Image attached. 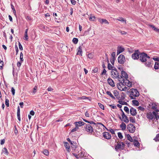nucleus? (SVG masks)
<instances>
[{"label":"nucleus","instance_id":"obj_1","mask_svg":"<svg viewBox=\"0 0 159 159\" xmlns=\"http://www.w3.org/2000/svg\"><path fill=\"white\" fill-rule=\"evenodd\" d=\"M131 92L130 93L129 97L132 99H135L134 97H138L139 95V91L136 89H131Z\"/></svg>","mask_w":159,"mask_h":159},{"label":"nucleus","instance_id":"obj_2","mask_svg":"<svg viewBox=\"0 0 159 159\" xmlns=\"http://www.w3.org/2000/svg\"><path fill=\"white\" fill-rule=\"evenodd\" d=\"M149 59L150 57L147 55V54L143 53L140 54V60L142 62H145L147 61V58Z\"/></svg>","mask_w":159,"mask_h":159},{"label":"nucleus","instance_id":"obj_3","mask_svg":"<svg viewBox=\"0 0 159 159\" xmlns=\"http://www.w3.org/2000/svg\"><path fill=\"white\" fill-rule=\"evenodd\" d=\"M125 145V144L123 142H120L119 143H117V145L115 147V149L116 151H118L119 149L123 150Z\"/></svg>","mask_w":159,"mask_h":159},{"label":"nucleus","instance_id":"obj_4","mask_svg":"<svg viewBox=\"0 0 159 159\" xmlns=\"http://www.w3.org/2000/svg\"><path fill=\"white\" fill-rule=\"evenodd\" d=\"M127 128L129 132L131 133H134L135 132V127L132 124H129L127 126Z\"/></svg>","mask_w":159,"mask_h":159},{"label":"nucleus","instance_id":"obj_5","mask_svg":"<svg viewBox=\"0 0 159 159\" xmlns=\"http://www.w3.org/2000/svg\"><path fill=\"white\" fill-rule=\"evenodd\" d=\"M119 81H120L121 83L122 84V85L124 83H125L126 85H127L129 87H132V84L127 79H126L125 80L124 79H123L122 80H119Z\"/></svg>","mask_w":159,"mask_h":159},{"label":"nucleus","instance_id":"obj_6","mask_svg":"<svg viewBox=\"0 0 159 159\" xmlns=\"http://www.w3.org/2000/svg\"><path fill=\"white\" fill-rule=\"evenodd\" d=\"M118 61L120 64H124L125 61V56L122 54L120 55L118 57Z\"/></svg>","mask_w":159,"mask_h":159},{"label":"nucleus","instance_id":"obj_7","mask_svg":"<svg viewBox=\"0 0 159 159\" xmlns=\"http://www.w3.org/2000/svg\"><path fill=\"white\" fill-rule=\"evenodd\" d=\"M84 128L85 129L86 131L88 132L92 133L93 132V127L89 124L86 125L84 126Z\"/></svg>","mask_w":159,"mask_h":159},{"label":"nucleus","instance_id":"obj_8","mask_svg":"<svg viewBox=\"0 0 159 159\" xmlns=\"http://www.w3.org/2000/svg\"><path fill=\"white\" fill-rule=\"evenodd\" d=\"M111 75L112 76L113 78H118L119 80L120 79V78L119 77V73L117 70L113 71L111 70Z\"/></svg>","mask_w":159,"mask_h":159},{"label":"nucleus","instance_id":"obj_9","mask_svg":"<svg viewBox=\"0 0 159 159\" xmlns=\"http://www.w3.org/2000/svg\"><path fill=\"white\" fill-rule=\"evenodd\" d=\"M138 51H135L132 55V57L133 59H138L139 58V54Z\"/></svg>","mask_w":159,"mask_h":159},{"label":"nucleus","instance_id":"obj_10","mask_svg":"<svg viewBox=\"0 0 159 159\" xmlns=\"http://www.w3.org/2000/svg\"><path fill=\"white\" fill-rule=\"evenodd\" d=\"M156 115V112L153 111L152 113L150 112L147 114V117L148 119L152 120L154 119V115Z\"/></svg>","mask_w":159,"mask_h":159},{"label":"nucleus","instance_id":"obj_11","mask_svg":"<svg viewBox=\"0 0 159 159\" xmlns=\"http://www.w3.org/2000/svg\"><path fill=\"white\" fill-rule=\"evenodd\" d=\"M103 136L104 138L107 139H110L111 138V134L107 132H103Z\"/></svg>","mask_w":159,"mask_h":159},{"label":"nucleus","instance_id":"obj_12","mask_svg":"<svg viewBox=\"0 0 159 159\" xmlns=\"http://www.w3.org/2000/svg\"><path fill=\"white\" fill-rule=\"evenodd\" d=\"M124 50L125 49L124 48L121 46H118L117 48V55H119L120 53L123 52Z\"/></svg>","mask_w":159,"mask_h":159},{"label":"nucleus","instance_id":"obj_13","mask_svg":"<svg viewBox=\"0 0 159 159\" xmlns=\"http://www.w3.org/2000/svg\"><path fill=\"white\" fill-rule=\"evenodd\" d=\"M121 75L120 76V79L122 78L123 79V77H124L125 79H127L128 78V75L126 72L123 70L121 71Z\"/></svg>","mask_w":159,"mask_h":159},{"label":"nucleus","instance_id":"obj_14","mask_svg":"<svg viewBox=\"0 0 159 159\" xmlns=\"http://www.w3.org/2000/svg\"><path fill=\"white\" fill-rule=\"evenodd\" d=\"M130 112L131 114L133 116L136 115L137 113L136 109L132 107L130 109Z\"/></svg>","mask_w":159,"mask_h":159},{"label":"nucleus","instance_id":"obj_15","mask_svg":"<svg viewBox=\"0 0 159 159\" xmlns=\"http://www.w3.org/2000/svg\"><path fill=\"white\" fill-rule=\"evenodd\" d=\"M98 21L101 24H109V23L108 21L105 19H101L100 18H98Z\"/></svg>","mask_w":159,"mask_h":159},{"label":"nucleus","instance_id":"obj_16","mask_svg":"<svg viewBox=\"0 0 159 159\" xmlns=\"http://www.w3.org/2000/svg\"><path fill=\"white\" fill-rule=\"evenodd\" d=\"M74 124L75 125V126L77 127L78 126H81V125H84L85 124V123L82 121H79V122H75L74 123Z\"/></svg>","mask_w":159,"mask_h":159},{"label":"nucleus","instance_id":"obj_17","mask_svg":"<svg viewBox=\"0 0 159 159\" xmlns=\"http://www.w3.org/2000/svg\"><path fill=\"white\" fill-rule=\"evenodd\" d=\"M107 82L108 84L112 87H114L115 84L113 80L110 78H109L107 79Z\"/></svg>","mask_w":159,"mask_h":159},{"label":"nucleus","instance_id":"obj_18","mask_svg":"<svg viewBox=\"0 0 159 159\" xmlns=\"http://www.w3.org/2000/svg\"><path fill=\"white\" fill-rule=\"evenodd\" d=\"M65 146L66 147V150L69 152L70 151V147L69 145V143L67 142H65Z\"/></svg>","mask_w":159,"mask_h":159},{"label":"nucleus","instance_id":"obj_19","mask_svg":"<svg viewBox=\"0 0 159 159\" xmlns=\"http://www.w3.org/2000/svg\"><path fill=\"white\" fill-rule=\"evenodd\" d=\"M120 127L121 128V129L123 130H124L126 129V125L124 123L122 122L120 125Z\"/></svg>","mask_w":159,"mask_h":159},{"label":"nucleus","instance_id":"obj_20","mask_svg":"<svg viewBox=\"0 0 159 159\" xmlns=\"http://www.w3.org/2000/svg\"><path fill=\"white\" fill-rule=\"evenodd\" d=\"M82 47L81 46H80L78 48V51L77 53V55H80L82 56Z\"/></svg>","mask_w":159,"mask_h":159},{"label":"nucleus","instance_id":"obj_21","mask_svg":"<svg viewBox=\"0 0 159 159\" xmlns=\"http://www.w3.org/2000/svg\"><path fill=\"white\" fill-rule=\"evenodd\" d=\"M116 19L122 22H125V24L126 23V20L122 17H119L118 19Z\"/></svg>","mask_w":159,"mask_h":159},{"label":"nucleus","instance_id":"obj_22","mask_svg":"<svg viewBox=\"0 0 159 159\" xmlns=\"http://www.w3.org/2000/svg\"><path fill=\"white\" fill-rule=\"evenodd\" d=\"M134 145L136 147H139L140 146V144L139 142L135 140H134L133 141Z\"/></svg>","mask_w":159,"mask_h":159},{"label":"nucleus","instance_id":"obj_23","mask_svg":"<svg viewBox=\"0 0 159 159\" xmlns=\"http://www.w3.org/2000/svg\"><path fill=\"white\" fill-rule=\"evenodd\" d=\"M106 93L108 95H109L112 98L114 99H115V97L113 96L112 93H111L110 91H107L106 92Z\"/></svg>","mask_w":159,"mask_h":159},{"label":"nucleus","instance_id":"obj_24","mask_svg":"<svg viewBox=\"0 0 159 159\" xmlns=\"http://www.w3.org/2000/svg\"><path fill=\"white\" fill-rule=\"evenodd\" d=\"M154 68L156 70L159 69V62H157L155 63Z\"/></svg>","mask_w":159,"mask_h":159},{"label":"nucleus","instance_id":"obj_25","mask_svg":"<svg viewBox=\"0 0 159 159\" xmlns=\"http://www.w3.org/2000/svg\"><path fill=\"white\" fill-rule=\"evenodd\" d=\"M107 61L108 62V64L107 68L109 70H111L112 69V68H113V66H112L109 63L108 60H107Z\"/></svg>","mask_w":159,"mask_h":159},{"label":"nucleus","instance_id":"obj_26","mask_svg":"<svg viewBox=\"0 0 159 159\" xmlns=\"http://www.w3.org/2000/svg\"><path fill=\"white\" fill-rule=\"evenodd\" d=\"M122 119L123 120V121L125 123H128L129 121V120L128 118V117L126 116H125L124 117H122Z\"/></svg>","mask_w":159,"mask_h":159},{"label":"nucleus","instance_id":"obj_27","mask_svg":"<svg viewBox=\"0 0 159 159\" xmlns=\"http://www.w3.org/2000/svg\"><path fill=\"white\" fill-rule=\"evenodd\" d=\"M132 102L136 106H138L139 105V103L138 101L137 100H133Z\"/></svg>","mask_w":159,"mask_h":159},{"label":"nucleus","instance_id":"obj_28","mask_svg":"<svg viewBox=\"0 0 159 159\" xmlns=\"http://www.w3.org/2000/svg\"><path fill=\"white\" fill-rule=\"evenodd\" d=\"M5 152V153L7 155H8L9 154V152L7 149V148H4L2 150V153Z\"/></svg>","mask_w":159,"mask_h":159},{"label":"nucleus","instance_id":"obj_29","mask_svg":"<svg viewBox=\"0 0 159 159\" xmlns=\"http://www.w3.org/2000/svg\"><path fill=\"white\" fill-rule=\"evenodd\" d=\"M153 140L156 142L159 141V134L156 135L155 138L153 139Z\"/></svg>","mask_w":159,"mask_h":159},{"label":"nucleus","instance_id":"obj_30","mask_svg":"<svg viewBox=\"0 0 159 159\" xmlns=\"http://www.w3.org/2000/svg\"><path fill=\"white\" fill-rule=\"evenodd\" d=\"M118 102L120 103V104L123 105H128V103L125 102L123 101H119Z\"/></svg>","mask_w":159,"mask_h":159},{"label":"nucleus","instance_id":"obj_31","mask_svg":"<svg viewBox=\"0 0 159 159\" xmlns=\"http://www.w3.org/2000/svg\"><path fill=\"white\" fill-rule=\"evenodd\" d=\"M126 136L127 137V138L128 140H129L130 142H132L133 141V139L131 137V136L129 134H128L126 135Z\"/></svg>","mask_w":159,"mask_h":159},{"label":"nucleus","instance_id":"obj_32","mask_svg":"<svg viewBox=\"0 0 159 159\" xmlns=\"http://www.w3.org/2000/svg\"><path fill=\"white\" fill-rule=\"evenodd\" d=\"M130 122L134 123L135 122V120L134 117H130L129 118Z\"/></svg>","mask_w":159,"mask_h":159},{"label":"nucleus","instance_id":"obj_33","mask_svg":"<svg viewBox=\"0 0 159 159\" xmlns=\"http://www.w3.org/2000/svg\"><path fill=\"white\" fill-rule=\"evenodd\" d=\"M78 39L75 38H74L72 40L73 42L75 44H76L78 43Z\"/></svg>","mask_w":159,"mask_h":159},{"label":"nucleus","instance_id":"obj_34","mask_svg":"<svg viewBox=\"0 0 159 159\" xmlns=\"http://www.w3.org/2000/svg\"><path fill=\"white\" fill-rule=\"evenodd\" d=\"M151 60H150V61H149L148 62H147L145 63V64L146 65V66L148 67H150L151 66V62L152 61H152H151Z\"/></svg>","mask_w":159,"mask_h":159},{"label":"nucleus","instance_id":"obj_35","mask_svg":"<svg viewBox=\"0 0 159 159\" xmlns=\"http://www.w3.org/2000/svg\"><path fill=\"white\" fill-rule=\"evenodd\" d=\"M124 111L128 114L129 113V109L127 107L125 106L124 108Z\"/></svg>","mask_w":159,"mask_h":159},{"label":"nucleus","instance_id":"obj_36","mask_svg":"<svg viewBox=\"0 0 159 159\" xmlns=\"http://www.w3.org/2000/svg\"><path fill=\"white\" fill-rule=\"evenodd\" d=\"M106 128L107 131H109L112 134H115L113 129H112L110 128L109 129H108L107 128Z\"/></svg>","mask_w":159,"mask_h":159},{"label":"nucleus","instance_id":"obj_37","mask_svg":"<svg viewBox=\"0 0 159 159\" xmlns=\"http://www.w3.org/2000/svg\"><path fill=\"white\" fill-rule=\"evenodd\" d=\"M43 153L45 155L48 156L49 155V152L47 150H45L43 151Z\"/></svg>","mask_w":159,"mask_h":159},{"label":"nucleus","instance_id":"obj_38","mask_svg":"<svg viewBox=\"0 0 159 159\" xmlns=\"http://www.w3.org/2000/svg\"><path fill=\"white\" fill-rule=\"evenodd\" d=\"M113 93L115 97H117V96L119 94L118 92L116 90H114ZM116 98H117V97H116Z\"/></svg>","mask_w":159,"mask_h":159},{"label":"nucleus","instance_id":"obj_39","mask_svg":"<svg viewBox=\"0 0 159 159\" xmlns=\"http://www.w3.org/2000/svg\"><path fill=\"white\" fill-rule=\"evenodd\" d=\"M157 114L158 113L156 112V115H154V120L156 119V120H157L158 118L159 119V115H157Z\"/></svg>","mask_w":159,"mask_h":159},{"label":"nucleus","instance_id":"obj_40","mask_svg":"<svg viewBox=\"0 0 159 159\" xmlns=\"http://www.w3.org/2000/svg\"><path fill=\"white\" fill-rule=\"evenodd\" d=\"M98 105L99 107L102 110H104V105L101 103H98Z\"/></svg>","mask_w":159,"mask_h":159},{"label":"nucleus","instance_id":"obj_41","mask_svg":"<svg viewBox=\"0 0 159 159\" xmlns=\"http://www.w3.org/2000/svg\"><path fill=\"white\" fill-rule=\"evenodd\" d=\"M71 147L72 149L74 150H75L76 148V145L74 144L73 143H72V144H71Z\"/></svg>","mask_w":159,"mask_h":159},{"label":"nucleus","instance_id":"obj_42","mask_svg":"<svg viewBox=\"0 0 159 159\" xmlns=\"http://www.w3.org/2000/svg\"><path fill=\"white\" fill-rule=\"evenodd\" d=\"M11 9H12V10H13V13L15 14L16 13V10H15V9L14 7V6L12 4H11Z\"/></svg>","mask_w":159,"mask_h":159},{"label":"nucleus","instance_id":"obj_43","mask_svg":"<svg viewBox=\"0 0 159 159\" xmlns=\"http://www.w3.org/2000/svg\"><path fill=\"white\" fill-rule=\"evenodd\" d=\"M118 137L120 139H122L123 137V136L122 134L120 132H118Z\"/></svg>","mask_w":159,"mask_h":159},{"label":"nucleus","instance_id":"obj_44","mask_svg":"<svg viewBox=\"0 0 159 159\" xmlns=\"http://www.w3.org/2000/svg\"><path fill=\"white\" fill-rule=\"evenodd\" d=\"M5 104L7 106H9V100L7 99H5Z\"/></svg>","mask_w":159,"mask_h":159},{"label":"nucleus","instance_id":"obj_45","mask_svg":"<svg viewBox=\"0 0 159 159\" xmlns=\"http://www.w3.org/2000/svg\"><path fill=\"white\" fill-rule=\"evenodd\" d=\"M115 59V58H111L110 59V61H111V63L113 65H114Z\"/></svg>","mask_w":159,"mask_h":159},{"label":"nucleus","instance_id":"obj_46","mask_svg":"<svg viewBox=\"0 0 159 159\" xmlns=\"http://www.w3.org/2000/svg\"><path fill=\"white\" fill-rule=\"evenodd\" d=\"M25 38L24 39L26 40H27L28 39V35L27 33H25Z\"/></svg>","mask_w":159,"mask_h":159},{"label":"nucleus","instance_id":"obj_47","mask_svg":"<svg viewBox=\"0 0 159 159\" xmlns=\"http://www.w3.org/2000/svg\"><path fill=\"white\" fill-rule=\"evenodd\" d=\"M79 129V128L78 126L76 127L73 129L71 131V132H73L76 130H77Z\"/></svg>","mask_w":159,"mask_h":159},{"label":"nucleus","instance_id":"obj_48","mask_svg":"<svg viewBox=\"0 0 159 159\" xmlns=\"http://www.w3.org/2000/svg\"><path fill=\"white\" fill-rule=\"evenodd\" d=\"M19 47L20 50H23L22 46L20 42L19 43Z\"/></svg>","mask_w":159,"mask_h":159},{"label":"nucleus","instance_id":"obj_49","mask_svg":"<svg viewBox=\"0 0 159 159\" xmlns=\"http://www.w3.org/2000/svg\"><path fill=\"white\" fill-rule=\"evenodd\" d=\"M119 32L122 35L126 34H127L126 32L120 30L119 31Z\"/></svg>","mask_w":159,"mask_h":159},{"label":"nucleus","instance_id":"obj_50","mask_svg":"<svg viewBox=\"0 0 159 159\" xmlns=\"http://www.w3.org/2000/svg\"><path fill=\"white\" fill-rule=\"evenodd\" d=\"M15 89H14V88L13 87H12L11 89V91L12 95H14L15 94Z\"/></svg>","mask_w":159,"mask_h":159},{"label":"nucleus","instance_id":"obj_51","mask_svg":"<svg viewBox=\"0 0 159 159\" xmlns=\"http://www.w3.org/2000/svg\"><path fill=\"white\" fill-rule=\"evenodd\" d=\"M111 57H112V58H115L116 52H112V54H111Z\"/></svg>","mask_w":159,"mask_h":159},{"label":"nucleus","instance_id":"obj_52","mask_svg":"<svg viewBox=\"0 0 159 159\" xmlns=\"http://www.w3.org/2000/svg\"><path fill=\"white\" fill-rule=\"evenodd\" d=\"M3 61H1L0 62V69H2V68L3 66Z\"/></svg>","mask_w":159,"mask_h":159},{"label":"nucleus","instance_id":"obj_53","mask_svg":"<svg viewBox=\"0 0 159 159\" xmlns=\"http://www.w3.org/2000/svg\"><path fill=\"white\" fill-rule=\"evenodd\" d=\"M95 19V17L94 16H91L89 18V19L91 21H94V19Z\"/></svg>","mask_w":159,"mask_h":159},{"label":"nucleus","instance_id":"obj_54","mask_svg":"<svg viewBox=\"0 0 159 159\" xmlns=\"http://www.w3.org/2000/svg\"><path fill=\"white\" fill-rule=\"evenodd\" d=\"M15 48L16 51V55H17V54L18 53L19 50H18V49L17 47V46L16 45H15Z\"/></svg>","mask_w":159,"mask_h":159},{"label":"nucleus","instance_id":"obj_55","mask_svg":"<svg viewBox=\"0 0 159 159\" xmlns=\"http://www.w3.org/2000/svg\"><path fill=\"white\" fill-rule=\"evenodd\" d=\"M36 89H37V87L36 86H35L33 89V94H34L36 93Z\"/></svg>","mask_w":159,"mask_h":159},{"label":"nucleus","instance_id":"obj_56","mask_svg":"<svg viewBox=\"0 0 159 159\" xmlns=\"http://www.w3.org/2000/svg\"><path fill=\"white\" fill-rule=\"evenodd\" d=\"M90 28H89V29H88L86 31H85V32H84V34H88L89 33V31H90Z\"/></svg>","mask_w":159,"mask_h":159},{"label":"nucleus","instance_id":"obj_57","mask_svg":"<svg viewBox=\"0 0 159 159\" xmlns=\"http://www.w3.org/2000/svg\"><path fill=\"white\" fill-rule=\"evenodd\" d=\"M138 109H139L140 110H141V111H144V108L143 107H141V106L139 107Z\"/></svg>","mask_w":159,"mask_h":159},{"label":"nucleus","instance_id":"obj_58","mask_svg":"<svg viewBox=\"0 0 159 159\" xmlns=\"http://www.w3.org/2000/svg\"><path fill=\"white\" fill-rule=\"evenodd\" d=\"M98 71V68H95L93 70L94 73H97Z\"/></svg>","mask_w":159,"mask_h":159},{"label":"nucleus","instance_id":"obj_59","mask_svg":"<svg viewBox=\"0 0 159 159\" xmlns=\"http://www.w3.org/2000/svg\"><path fill=\"white\" fill-rule=\"evenodd\" d=\"M5 142V140L4 139H2L1 140L0 144L1 145L3 144Z\"/></svg>","mask_w":159,"mask_h":159},{"label":"nucleus","instance_id":"obj_60","mask_svg":"<svg viewBox=\"0 0 159 159\" xmlns=\"http://www.w3.org/2000/svg\"><path fill=\"white\" fill-rule=\"evenodd\" d=\"M21 63H22L21 62H17V66H18V67H20L21 66Z\"/></svg>","mask_w":159,"mask_h":159},{"label":"nucleus","instance_id":"obj_61","mask_svg":"<svg viewBox=\"0 0 159 159\" xmlns=\"http://www.w3.org/2000/svg\"><path fill=\"white\" fill-rule=\"evenodd\" d=\"M106 72V71L105 69H103V71L101 73V75H103L104 74H105Z\"/></svg>","mask_w":159,"mask_h":159},{"label":"nucleus","instance_id":"obj_62","mask_svg":"<svg viewBox=\"0 0 159 159\" xmlns=\"http://www.w3.org/2000/svg\"><path fill=\"white\" fill-rule=\"evenodd\" d=\"M85 115L87 117H89V113L87 111L85 113Z\"/></svg>","mask_w":159,"mask_h":159},{"label":"nucleus","instance_id":"obj_63","mask_svg":"<svg viewBox=\"0 0 159 159\" xmlns=\"http://www.w3.org/2000/svg\"><path fill=\"white\" fill-rule=\"evenodd\" d=\"M121 98L122 99V100H123L125 98L124 97V93H122L121 95Z\"/></svg>","mask_w":159,"mask_h":159},{"label":"nucleus","instance_id":"obj_64","mask_svg":"<svg viewBox=\"0 0 159 159\" xmlns=\"http://www.w3.org/2000/svg\"><path fill=\"white\" fill-rule=\"evenodd\" d=\"M48 91H52L53 89L50 87H49L47 89Z\"/></svg>","mask_w":159,"mask_h":159}]
</instances>
